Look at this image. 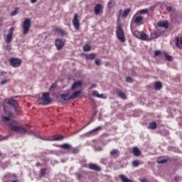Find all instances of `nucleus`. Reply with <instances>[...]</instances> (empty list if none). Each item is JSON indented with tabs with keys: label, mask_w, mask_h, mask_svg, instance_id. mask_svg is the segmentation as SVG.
<instances>
[{
	"label": "nucleus",
	"mask_w": 182,
	"mask_h": 182,
	"mask_svg": "<svg viewBox=\"0 0 182 182\" xmlns=\"http://www.w3.org/2000/svg\"><path fill=\"white\" fill-rule=\"evenodd\" d=\"M50 94L49 92H43L42 94V97L39 98L38 103L42 106H48L50 105L52 102V98H50Z\"/></svg>",
	"instance_id": "nucleus-1"
},
{
	"label": "nucleus",
	"mask_w": 182,
	"mask_h": 182,
	"mask_svg": "<svg viewBox=\"0 0 182 182\" xmlns=\"http://www.w3.org/2000/svg\"><path fill=\"white\" fill-rule=\"evenodd\" d=\"M116 36L118 41H119V42H122V43L124 42H126V37L124 36V31H123V27H122V23H118L117 26Z\"/></svg>",
	"instance_id": "nucleus-2"
},
{
	"label": "nucleus",
	"mask_w": 182,
	"mask_h": 182,
	"mask_svg": "<svg viewBox=\"0 0 182 182\" xmlns=\"http://www.w3.org/2000/svg\"><path fill=\"white\" fill-rule=\"evenodd\" d=\"M23 35H28L31 29V18H26L22 24Z\"/></svg>",
	"instance_id": "nucleus-3"
},
{
	"label": "nucleus",
	"mask_w": 182,
	"mask_h": 182,
	"mask_svg": "<svg viewBox=\"0 0 182 182\" xmlns=\"http://www.w3.org/2000/svg\"><path fill=\"white\" fill-rule=\"evenodd\" d=\"M9 126L12 132H16V133H21V134H26V133H28V131L23 127H18L12 124H10Z\"/></svg>",
	"instance_id": "nucleus-4"
},
{
	"label": "nucleus",
	"mask_w": 182,
	"mask_h": 182,
	"mask_svg": "<svg viewBox=\"0 0 182 182\" xmlns=\"http://www.w3.org/2000/svg\"><path fill=\"white\" fill-rule=\"evenodd\" d=\"M79 16L77 14H75L73 18V25L75 31L80 29V22L79 21Z\"/></svg>",
	"instance_id": "nucleus-5"
},
{
	"label": "nucleus",
	"mask_w": 182,
	"mask_h": 182,
	"mask_svg": "<svg viewBox=\"0 0 182 182\" xmlns=\"http://www.w3.org/2000/svg\"><path fill=\"white\" fill-rule=\"evenodd\" d=\"M9 63L11 66H12L13 68H19V66L22 65V60L19 58H10Z\"/></svg>",
	"instance_id": "nucleus-6"
},
{
	"label": "nucleus",
	"mask_w": 182,
	"mask_h": 182,
	"mask_svg": "<svg viewBox=\"0 0 182 182\" xmlns=\"http://www.w3.org/2000/svg\"><path fill=\"white\" fill-rule=\"evenodd\" d=\"M144 19L143 16H137V14H136L132 17V22L136 25H143Z\"/></svg>",
	"instance_id": "nucleus-7"
},
{
	"label": "nucleus",
	"mask_w": 182,
	"mask_h": 182,
	"mask_svg": "<svg viewBox=\"0 0 182 182\" xmlns=\"http://www.w3.org/2000/svg\"><path fill=\"white\" fill-rule=\"evenodd\" d=\"M14 31H15V28H14V27H11L9 29V33L5 40L6 43H11V42H12V38L14 36Z\"/></svg>",
	"instance_id": "nucleus-8"
},
{
	"label": "nucleus",
	"mask_w": 182,
	"mask_h": 182,
	"mask_svg": "<svg viewBox=\"0 0 182 182\" xmlns=\"http://www.w3.org/2000/svg\"><path fill=\"white\" fill-rule=\"evenodd\" d=\"M94 14L97 16L103 14V6L100 4H97L94 7Z\"/></svg>",
	"instance_id": "nucleus-9"
},
{
	"label": "nucleus",
	"mask_w": 182,
	"mask_h": 182,
	"mask_svg": "<svg viewBox=\"0 0 182 182\" xmlns=\"http://www.w3.org/2000/svg\"><path fill=\"white\" fill-rule=\"evenodd\" d=\"M55 45L58 50H60V49L65 46V40H63L62 38H57L55 39Z\"/></svg>",
	"instance_id": "nucleus-10"
},
{
	"label": "nucleus",
	"mask_w": 182,
	"mask_h": 182,
	"mask_svg": "<svg viewBox=\"0 0 182 182\" xmlns=\"http://www.w3.org/2000/svg\"><path fill=\"white\" fill-rule=\"evenodd\" d=\"M132 154L135 157H139V156L141 155V151H140V149L137 146H134L132 148Z\"/></svg>",
	"instance_id": "nucleus-11"
},
{
	"label": "nucleus",
	"mask_w": 182,
	"mask_h": 182,
	"mask_svg": "<svg viewBox=\"0 0 182 182\" xmlns=\"http://www.w3.org/2000/svg\"><path fill=\"white\" fill-rule=\"evenodd\" d=\"M88 167L90 170H93L94 171H102V168L95 164H90Z\"/></svg>",
	"instance_id": "nucleus-12"
},
{
	"label": "nucleus",
	"mask_w": 182,
	"mask_h": 182,
	"mask_svg": "<svg viewBox=\"0 0 182 182\" xmlns=\"http://www.w3.org/2000/svg\"><path fill=\"white\" fill-rule=\"evenodd\" d=\"M116 93L120 99H122L123 100H126V99H127V96H126V94L123 92V91L117 90Z\"/></svg>",
	"instance_id": "nucleus-13"
},
{
	"label": "nucleus",
	"mask_w": 182,
	"mask_h": 182,
	"mask_svg": "<svg viewBox=\"0 0 182 182\" xmlns=\"http://www.w3.org/2000/svg\"><path fill=\"white\" fill-rule=\"evenodd\" d=\"M13 114L11 112H9L8 114V117L2 116L1 117V122L3 123H6V122H11V117H12Z\"/></svg>",
	"instance_id": "nucleus-14"
},
{
	"label": "nucleus",
	"mask_w": 182,
	"mask_h": 182,
	"mask_svg": "<svg viewBox=\"0 0 182 182\" xmlns=\"http://www.w3.org/2000/svg\"><path fill=\"white\" fill-rule=\"evenodd\" d=\"M92 96H94V97H98L99 99H107V97H105L103 94H99L97 91H93Z\"/></svg>",
	"instance_id": "nucleus-15"
},
{
	"label": "nucleus",
	"mask_w": 182,
	"mask_h": 182,
	"mask_svg": "<svg viewBox=\"0 0 182 182\" xmlns=\"http://www.w3.org/2000/svg\"><path fill=\"white\" fill-rule=\"evenodd\" d=\"M7 105H10V106H13V107H18V101L16 100H9L7 102Z\"/></svg>",
	"instance_id": "nucleus-16"
},
{
	"label": "nucleus",
	"mask_w": 182,
	"mask_h": 182,
	"mask_svg": "<svg viewBox=\"0 0 182 182\" xmlns=\"http://www.w3.org/2000/svg\"><path fill=\"white\" fill-rule=\"evenodd\" d=\"M157 26H159V28H165V29H167L168 28V23L164 21H159L157 23Z\"/></svg>",
	"instance_id": "nucleus-17"
},
{
	"label": "nucleus",
	"mask_w": 182,
	"mask_h": 182,
	"mask_svg": "<svg viewBox=\"0 0 182 182\" xmlns=\"http://www.w3.org/2000/svg\"><path fill=\"white\" fill-rule=\"evenodd\" d=\"M119 178H120L122 182H133V181H132L130 178H128L123 174L119 175Z\"/></svg>",
	"instance_id": "nucleus-18"
},
{
	"label": "nucleus",
	"mask_w": 182,
	"mask_h": 182,
	"mask_svg": "<svg viewBox=\"0 0 182 182\" xmlns=\"http://www.w3.org/2000/svg\"><path fill=\"white\" fill-rule=\"evenodd\" d=\"M161 87H163V84L160 81H156L154 82V89L155 90H161Z\"/></svg>",
	"instance_id": "nucleus-19"
},
{
	"label": "nucleus",
	"mask_w": 182,
	"mask_h": 182,
	"mask_svg": "<svg viewBox=\"0 0 182 182\" xmlns=\"http://www.w3.org/2000/svg\"><path fill=\"white\" fill-rule=\"evenodd\" d=\"M81 93V90L75 91L73 93L71 96H70V99H71L72 100H73L74 99H77V97H79V95H80Z\"/></svg>",
	"instance_id": "nucleus-20"
},
{
	"label": "nucleus",
	"mask_w": 182,
	"mask_h": 182,
	"mask_svg": "<svg viewBox=\"0 0 182 182\" xmlns=\"http://www.w3.org/2000/svg\"><path fill=\"white\" fill-rule=\"evenodd\" d=\"M156 162L158 163V164H164L167 163V159H166V158H164V156H161L156 159Z\"/></svg>",
	"instance_id": "nucleus-21"
},
{
	"label": "nucleus",
	"mask_w": 182,
	"mask_h": 182,
	"mask_svg": "<svg viewBox=\"0 0 182 182\" xmlns=\"http://www.w3.org/2000/svg\"><path fill=\"white\" fill-rule=\"evenodd\" d=\"M59 147L63 150H70V149H72V146H70L69 144H63L60 145Z\"/></svg>",
	"instance_id": "nucleus-22"
},
{
	"label": "nucleus",
	"mask_w": 182,
	"mask_h": 182,
	"mask_svg": "<svg viewBox=\"0 0 182 182\" xmlns=\"http://www.w3.org/2000/svg\"><path fill=\"white\" fill-rule=\"evenodd\" d=\"M54 31H55V32H58V33H60L61 36H65V35H68V32H66V31L62 30L59 28H54Z\"/></svg>",
	"instance_id": "nucleus-23"
},
{
	"label": "nucleus",
	"mask_w": 182,
	"mask_h": 182,
	"mask_svg": "<svg viewBox=\"0 0 182 182\" xmlns=\"http://www.w3.org/2000/svg\"><path fill=\"white\" fill-rule=\"evenodd\" d=\"M60 98L63 100H71L72 99L69 97V93H63L60 95Z\"/></svg>",
	"instance_id": "nucleus-24"
},
{
	"label": "nucleus",
	"mask_w": 182,
	"mask_h": 182,
	"mask_svg": "<svg viewBox=\"0 0 182 182\" xmlns=\"http://www.w3.org/2000/svg\"><path fill=\"white\" fill-rule=\"evenodd\" d=\"M80 86H82V82L80 81L75 82L72 85V90H75L76 87H80Z\"/></svg>",
	"instance_id": "nucleus-25"
},
{
	"label": "nucleus",
	"mask_w": 182,
	"mask_h": 182,
	"mask_svg": "<svg viewBox=\"0 0 182 182\" xmlns=\"http://www.w3.org/2000/svg\"><path fill=\"white\" fill-rule=\"evenodd\" d=\"M130 11H132L131 9H126L122 14V18H127L129 14H130Z\"/></svg>",
	"instance_id": "nucleus-26"
},
{
	"label": "nucleus",
	"mask_w": 182,
	"mask_h": 182,
	"mask_svg": "<svg viewBox=\"0 0 182 182\" xmlns=\"http://www.w3.org/2000/svg\"><path fill=\"white\" fill-rule=\"evenodd\" d=\"M63 136L62 135H54L53 139H50V141H58L59 140H62V139H63Z\"/></svg>",
	"instance_id": "nucleus-27"
},
{
	"label": "nucleus",
	"mask_w": 182,
	"mask_h": 182,
	"mask_svg": "<svg viewBox=\"0 0 182 182\" xmlns=\"http://www.w3.org/2000/svg\"><path fill=\"white\" fill-rule=\"evenodd\" d=\"M95 58H96V54H95V53H90V54L87 55V56H86L87 60H89V59H90V60H93V59H95Z\"/></svg>",
	"instance_id": "nucleus-28"
},
{
	"label": "nucleus",
	"mask_w": 182,
	"mask_h": 182,
	"mask_svg": "<svg viewBox=\"0 0 182 182\" xmlns=\"http://www.w3.org/2000/svg\"><path fill=\"white\" fill-rule=\"evenodd\" d=\"M149 129H151V130L157 129V123H156V122H151L149 124Z\"/></svg>",
	"instance_id": "nucleus-29"
},
{
	"label": "nucleus",
	"mask_w": 182,
	"mask_h": 182,
	"mask_svg": "<svg viewBox=\"0 0 182 182\" xmlns=\"http://www.w3.org/2000/svg\"><path fill=\"white\" fill-rule=\"evenodd\" d=\"M164 55L166 60H168L169 62H171V60H173V57H171L170 55L167 54V53H164Z\"/></svg>",
	"instance_id": "nucleus-30"
},
{
	"label": "nucleus",
	"mask_w": 182,
	"mask_h": 182,
	"mask_svg": "<svg viewBox=\"0 0 182 182\" xmlns=\"http://www.w3.org/2000/svg\"><path fill=\"white\" fill-rule=\"evenodd\" d=\"M46 170L47 168H41L40 170V177H45L46 176Z\"/></svg>",
	"instance_id": "nucleus-31"
},
{
	"label": "nucleus",
	"mask_w": 182,
	"mask_h": 182,
	"mask_svg": "<svg viewBox=\"0 0 182 182\" xmlns=\"http://www.w3.org/2000/svg\"><path fill=\"white\" fill-rule=\"evenodd\" d=\"M139 39H141V41H146L147 40V34H146L144 33H141Z\"/></svg>",
	"instance_id": "nucleus-32"
},
{
	"label": "nucleus",
	"mask_w": 182,
	"mask_h": 182,
	"mask_svg": "<svg viewBox=\"0 0 182 182\" xmlns=\"http://www.w3.org/2000/svg\"><path fill=\"white\" fill-rule=\"evenodd\" d=\"M132 33H133L134 36H135V38H137L138 39H139L141 32H140L139 31H135L132 32Z\"/></svg>",
	"instance_id": "nucleus-33"
},
{
	"label": "nucleus",
	"mask_w": 182,
	"mask_h": 182,
	"mask_svg": "<svg viewBox=\"0 0 182 182\" xmlns=\"http://www.w3.org/2000/svg\"><path fill=\"white\" fill-rule=\"evenodd\" d=\"M114 6V0H109L108 2V8L109 9H112Z\"/></svg>",
	"instance_id": "nucleus-34"
},
{
	"label": "nucleus",
	"mask_w": 182,
	"mask_h": 182,
	"mask_svg": "<svg viewBox=\"0 0 182 182\" xmlns=\"http://www.w3.org/2000/svg\"><path fill=\"white\" fill-rule=\"evenodd\" d=\"M11 82V79H9V78H8V79H4V80H1V81L0 82V85H6V83H8V82Z\"/></svg>",
	"instance_id": "nucleus-35"
},
{
	"label": "nucleus",
	"mask_w": 182,
	"mask_h": 182,
	"mask_svg": "<svg viewBox=\"0 0 182 182\" xmlns=\"http://www.w3.org/2000/svg\"><path fill=\"white\" fill-rule=\"evenodd\" d=\"M83 50H84V52H89V50H90V46H89V45H85L84 46H83Z\"/></svg>",
	"instance_id": "nucleus-36"
},
{
	"label": "nucleus",
	"mask_w": 182,
	"mask_h": 182,
	"mask_svg": "<svg viewBox=\"0 0 182 182\" xmlns=\"http://www.w3.org/2000/svg\"><path fill=\"white\" fill-rule=\"evenodd\" d=\"M110 154L111 156H114V154H120V153L119 152V150L113 149L110 151Z\"/></svg>",
	"instance_id": "nucleus-37"
},
{
	"label": "nucleus",
	"mask_w": 182,
	"mask_h": 182,
	"mask_svg": "<svg viewBox=\"0 0 182 182\" xmlns=\"http://www.w3.org/2000/svg\"><path fill=\"white\" fill-rule=\"evenodd\" d=\"M18 11H19V9L16 8L15 10L11 13V16H15V15H17Z\"/></svg>",
	"instance_id": "nucleus-38"
},
{
	"label": "nucleus",
	"mask_w": 182,
	"mask_h": 182,
	"mask_svg": "<svg viewBox=\"0 0 182 182\" xmlns=\"http://www.w3.org/2000/svg\"><path fill=\"white\" fill-rule=\"evenodd\" d=\"M97 130H102V127H97V128L91 130L90 132H89V134H92V133H94V132H97Z\"/></svg>",
	"instance_id": "nucleus-39"
},
{
	"label": "nucleus",
	"mask_w": 182,
	"mask_h": 182,
	"mask_svg": "<svg viewBox=\"0 0 182 182\" xmlns=\"http://www.w3.org/2000/svg\"><path fill=\"white\" fill-rule=\"evenodd\" d=\"M139 165H140V164L139 163V161H132L133 167H139Z\"/></svg>",
	"instance_id": "nucleus-40"
},
{
	"label": "nucleus",
	"mask_w": 182,
	"mask_h": 182,
	"mask_svg": "<svg viewBox=\"0 0 182 182\" xmlns=\"http://www.w3.org/2000/svg\"><path fill=\"white\" fill-rule=\"evenodd\" d=\"M175 41H176V45L177 48H180V44H179L180 38L178 37H176Z\"/></svg>",
	"instance_id": "nucleus-41"
},
{
	"label": "nucleus",
	"mask_w": 182,
	"mask_h": 182,
	"mask_svg": "<svg viewBox=\"0 0 182 182\" xmlns=\"http://www.w3.org/2000/svg\"><path fill=\"white\" fill-rule=\"evenodd\" d=\"M4 48L5 50H11V49H12V47L9 44L4 46Z\"/></svg>",
	"instance_id": "nucleus-42"
},
{
	"label": "nucleus",
	"mask_w": 182,
	"mask_h": 182,
	"mask_svg": "<svg viewBox=\"0 0 182 182\" xmlns=\"http://www.w3.org/2000/svg\"><path fill=\"white\" fill-rule=\"evenodd\" d=\"M126 82L128 83H133V78H132V77H127Z\"/></svg>",
	"instance_id": "nucleus-43"
},
{
	"label": "nucleus",
	"mask_w": 182,
	"mask_h": 182,
	"mask_svg": "<svg viewBox=\"0 0 182 182\" xmlns=\"http://www.w3.org/2000/svg\"><path fill=\"white\" fill-rule=\"evenodd\" d=\"M71 153H72L73 154H77V153H79V149H76V148H73V149H72Z\"/></svg>",
	"instance_id": "nucleus-44"
},
{
	"label": "nucleus",
	"mask_w": 182,
	"mask_h": 182,
	"mask_svg": "<svg viewBox=\"0 0 182 182\" xmlns=\"http://www.w3.org/2000/svg\"><path fill=\"white\" fill-rule=\"evenodd\" d=\"M147 12H149V10L147 9H145L140 10L139 11V14H147Z\"/></svg>",
	"instance_id": "nucleus-45"
},
{
	"label": "nucleus",
	"mask_w": 182,
	"mask_h": 182,
	"mask_svg": "<svg viewBox=\"0 0 182 182\" xmlns=\"http://www.w3.org/2000/svg\"><path fill=\"white\" fill-rule=\"evenodd\" d=\"M14 110L17 114H21V109H19V107H14Z\"/></svg>",
	"instance_id": "nucleus-46"
},
{
	"label": "nucleus",
	"mask_w": 182,
	"mask_h": 182,
	"mask_svg": "<svg viewBox=\"0 0 182 182\" xmlns=\"http://www.w3.org/2000/svg\"><path fill=\"white\" fill-rule=\"evenodd\" d=\"M153 35L154 36V38H159V36H161V34L157 33V31H154V32L153 33Z\"/></svg>",
	"instance_id": "nucleus-47"
},
{
	"label": "nucleus",
	"mask_w": 182,
	"mask_h": 182,
	"mask_svg": "<svg viewBox=\"0 0 182 182\" xmlns=\"http://www.w3.org/2000/svg\"><path fill=\"white\" fill-rule=\"evenodd\" d=\"M75 176H76V178H77V180H80V178H82V174H80L79 173H76Z\"/></svg>",
	"instance_id": "nucleus-48"
},
{
	"label": "nucleus",
	"mask_w": 182,
	"mask_h": 182,
	"mask_svg": "<svg viewBox=\"0 0 182 182\" xmlns=\"http://www.w3.org/2000/svg\"><path fill=\"white\" fill-rule=\"evenodd\" d=\"M155 56H160L161 55V51L160 50H156L154 53Z\"/></svg>",
	"instance_id": "nucleus-49"
},
{
	"label": "nucleus",
	"mask_w": 182,
	"mask_h": 182,
	"mask_svg": "<svg viewBox=\"0 0 182 182\" xmlns=\"http://www.w3.org/2000/svg\"><path fill=\"white\" fill-rule=\"evenodd\" d=\"M95 65H97V66H100V60L96 59L95 60Z\"/></svg>",
	"instance_id": "nucleus-50"
},
{
	"label": "nucleus",
	"mask_w": 182,
	"mask_h": 182,
	"mask_svg": "<svg viewBox=\"0 0 182 182\" xmlns=\"http://www.w3.org/2000/svg\"><path fill=\"white\" fill-rule=\"evenodd\" d=\"M166 11H167L168 12H171V11H173V8H171V6H168V7L166 8Z\"/></svg>",
	"instance_id": "nucleus-51"
},
{
	"label": "nucleus",
	"mask_w": 182,
	"mask_h": 182,
	"mask_svg": "<svg viewBox=\"0 0 182 182\" xmlns=\"http://www.w3.org/2000/svg\"><path fill=\"white\" fill-rule=\"evenodd\" d=\"M6 72H5V71H1L0 72V76H4V75H6Z\"/></svg>",
	"instance_id": "nucleus-52"
},
{
	"label": "nucleus",
	"mask_w": 182,
	"mask_h": 182,
	"mask_svg": "<svg viewBox=\"0 0 182 182\" xmlns=\"http://www.w3.org/2000/svg\"><path fill=\"white\" fill-rule=\"evenodd\" d=\"M95 87H97L96 84H92V85L90 86V89H95Z\"/></svg>",
	"instance_id": "nucleus-53"
},
{
	"label": "nucleus",
	"mask_w": 182,
	"mask_h": 182,
	"mask_svg": "<svg viewBox=\"0 0 182 182\" xmlns=\"http://www.w3.org/2000/svg\"><path fill=\"white\" fill-rule=\"evenodd\" d=\"M56 85H55V84H53L50 87V90H52V89H55V87Z\"/></svg>",
	"instance_id": "nucleus-54"
},
{
	"label": "nucleus",
	"mask_w": 182,
	"mask_h": 182,
	"mask_svg": "<svg viewBox=\"0 0 182 182\" xmlns=\"http://www.w3.org/2000/svg\"><path fill=\"white\" fill-rule=\"evenodd\" d=\"M38 2V0H31V4H36Z\"/></svg>",
	"instance_id": "nucleus-55"
},
{
	"label": "nucleus",
	"mask_w": 182,
	"mask_h": 182,
	"mask_svg": "<svg viewBox=\"0 0 182 182\" xmlns=\"http://www.w3.org/2000/svg\"><path fill=\"white\" fill-rule=\"evenodd\" d=\"M36 167L41 166L40 162H37V163L36 164Z\"/></svg>",
	"instance_id": "nucleus-56"
},
{
	"label": "nucleus",
	"mask_w": 182,
	"mask_h": 182,
	"mask_svg": "<svg viewBox=\"0 0 182 182\" xmlns=\"http://www.w3.org/2000/svg\"><path fill=\"white\" fill-rule=\"evenodd\" d=\"M123 11V10L122 9H120L119 11V16H120V15L122 14V12Z\"/></svg>",
	"instance_id": "nucleus-57"
},
{
	"label": "nucleus",
	"mask_w": 182,
	"mask_h": 182,
	"mask_svg": "<svg viewBox=\"0 0 182 182\" xmlns=\"http://www.w3.org/2000/svg\"><path fill=\"white\" fill-rule=\"evenodd\" d=\"M141 182H149V181H147V180L146 179H141Z\"/></svg>",
	"instance_id": "nucleus-58"
},
{
	"label": "nucleus",
	"mask_w": 182,
	"mask_h": 182,
	"mask_svg": "<svg viewBox=\"0 0 182 182\" xmlns=\"http://www.w3.org/2000/svg\"><path fill=\"white\" fill-rule=\"evenodd\" d=\"M174 180H175V181H178V177L176 176V177L174 178Z\"/></svg>",
	"instance_id": "nucleus-59"
},
{
	"label": "nucleus",
	"mask_w": 182,
	"mask_h": 182,
	"mask_svg": "<svg viewBox=\"0 0 182 182\" xmlns=\"http://www.w3.org/2000/svg\"><path fill=\"white\" fill-rule=\"evenodd\" d=\"M1 156H2V154H1V152H0V157H1Z\"/></svg>",
	"instance_id": "nucleus-60"
}]
</instances>
